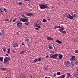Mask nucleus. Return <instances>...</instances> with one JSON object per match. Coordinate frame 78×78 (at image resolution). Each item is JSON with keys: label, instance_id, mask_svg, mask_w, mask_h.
<instances>
[{"label": "nucleus", "instance_id": "nucleus-16", "mask_svg": "<svg viewBox=\"0 0 78 78\" xmlns=\"http://www.w3.org/2000/svg\"><path fill=\"white\" fill-rule=\"evenodd\" d=\"M26 15L27 16H31L32 15H33V14L30 13H27L26 14Z\"/></svg>", "mask_w": 78, "mask_h": 78}, {"label": "nucleus", "instance_id": "nucleus-51", "mask_svg": "<svg viewBox=\"0 0 78 78\" xmlns=\"http://www.w3.org/2000/svg\"><path fill=\"white\" fill-rule=\"evenodd\" d=\"M57 28H60V26H57Z\"/></svg>", "mask_w": 78, "mask_h": 78}, {"label": "nucleus", "instance_id": "nucleus-8", "mask_svg": "<svg viewBox=\"0 0 78 78\" xmlns=\"http://www.w3.org/2000/svg\"><path fill=\"white\" fill-rule=\"evenodd\" d=\"M35 25H37V26L41 25V22L40 20H38L35 23Z\"/></svg>", "mask_w": 78, "mask_h": 78}, {"label": "nucleus", "instance_id": "nucleus-48", "mask_svg": "<svg viewBox=\"0 0 78 78\" xmlns=\"http://www.w3.org/2000/svg\"><path fill=\"white\" fill-rule=\"evenodd\" d=\"M73 17H76V15L75 14H74Z\"/></svg>", "mask_w": 78, "mask_h": 78}, {"label": "nucleus", "instance_id": "nucleus-4", "mask_svg": "<svg viewBox=\"0 0 78 78\" xmlns=\"http://www.w3.org/2000/svg\"><path fill=\"white\" fill-rule=\"evenodd\" d=\"M58 55L57 54L51 55L50 56V58H52V59H56L58 57Z\"/></svg>", "mask_w": 78, "mask_h": 78}, {"label": "nucleus", "instance_id": "nucleus-52", "mask_svg": "<svg viewBox=\"0 0 78 78\" xmlns=\"http://www.w3.org/2000/svg\"><path fill=\"white\" fill-rule=\"evenodd\" d=\"M48 57H49V56H48V55H47L46 56V58H48Z\"/></svg>", "mask_w": 78, "mask_h": 78}, {"label": "nucleus", "instance_id": "nucleus-63", "mask_svg": "<svg viewBox=\"0 0 78 78\" xmlns=\"http://www.w3.org/2000/svg\"><path fill=\"white\" fill-rule=\"evenodd\" d=\"M48 78H51L50 77H48Z\"/></svg>", "mask_w": 78, "mask_h": 78}, {"label": "nucleus", "instance_id": "nucleus-17", "mask_svg": "<svg viewBox=\"0 0 78 78\" xmlns=\"http://www.w3.org/2000/svg\"><path fill=\"white\" fill-rule=\"evenodd\" d=\"M59 55V59H62V55L61 54H58Z\"/></svg>", "mask_w": 78, "mask_h": 78}, {"label": "nucleus", "instance_id": "nucleus-2", "mask_svg": "<svg viewBox=\"0 0 78 78\" xmlns=\"http://www.w3.org/2000/svg\"><path fill=\"white\" fill-rule=\"evenodd\" d=\"M40 9H46V8H48V6H47V4H46V5L44 4L40 5Z\"/></svg>", "mask_w": 78, "mask_h": 78}, {"label": "nucleus", "instance_id": "nucleus-62", "mask_svg": "<svg viewBox=\"0 0 78 78\" xmlns=\"http://www.w3.org/2000/svg\"><path fill=\"white\" fill-rule=\"evenodd\" d=\"M77 72H78V69H77Z\"/></svg>", "mask_w": 78, "mask_h": 78}, {"label": "nucleus", "instance_id": "nucleus-22", "mask_svg": "<svg viewBox=\"0 0 78 78\" xmlns=\"http://www.w3.org/2000/svg\"><path fill=\"white\" fill-rule=\"evenodd\" d=\"M48 48H49V49H52V46L51 45V44H50L48 46Z\"/></svg>", "mask_w": 78, "mask_h": 78}, {"label": "nucleus", "instance_id": "nucleus-15", "mask_svg": "<svg viewBox=\"0 0 78 78\" xmlns=\"http://www.w3.org/2000/svg\"><path fill=\"white\" fill-rule=\"evenodd\" d=\"M56 42H58V43L59 44H62V41H59L58 40H56Z\"/></svg>", "mask_w": 78, "mask_h": 78}, {"label": "nucleus", "instance_id": "nucleus-55", "mask_svg": "<svg viewBox=\"0 0 78 78\" xmlns=\"http://www.w3.org/2000/svg\"><path fill=\"white\" fill-rule=\"evenodd\" d=\"M17 35H19V32H17Z\"/></svg>", "mask_w": 78, "mask_h": 78}, {"label": "nucleus", "instance_id": "nucleus-45", "mask_svg": "<svg viewBox=\"0 0 78 78\" xmlns=\"http://www.w3.org/2000/svg\"><path fill=\"white\" fill-rule=\"evenodd\" d=\"M44 70H47V69L46 68H44Z\"/></svg>", "mask_w": 78, "mask_h": 78}, {"label": "nucleus", "instance_id": "nucleus-42", "mask_svg": "<svg viewBox=\"0 0 78 78\" xmlns=\"http://www.w3.org/2000/svg\"><path fill=\"white\" fill-rule=\"evenodd\" d=\"M4 10L5 11V12H7V10H6V9L5 8H4Z\"/></svg>", "mask_w": 78, "mask_h": 78}, {"label": "nucleus", "instance_id": "nucleus-41", "mask_svg": "<svg viewBox=\"0 0 78 78\" xmlns=\"http://www.w3.org/2000/svg\"><path fill=\"white\" fill-rule=\"evenodd\" d=\"M1 70H6V69L5 68H2Z\"/></svg>", "mask_w": 78, "mask_h": 78}, {"label": "nucleus", "instance_id": "nucleus-39", "mask_svg": "<svg viewBox=\"0 0 78 78\" xmlns=\"http://www.w3.org/2000/svg\"><path fill=\"white\" fill-rule=\"evenodd\" d=\"M16 20V19L15 18L12 20V22H14Z\"/></svg>", "mask_w": 78, "mask_h": 78}, {"label": "nucleus", "instance_id": "nucleus-31", "mask_svg": "<svg viewBox=\"0 0 78 78\" xmlns=\"http://www.w3.org/2000/svg\"><path fill=\"white\" fill-rule=\"evenodd\" d=\"M4 20L5 21V22H8V21H9V19H6Z\"/></svg>", "mask_w": 78, "mask_h": 78}, {"label": "nucleus", "instance_id": "nucleus-26", "mask_svg": "<svg viewBox=\"0 0 78 78\" xmlns=\"http://www.w3.org/2000/svg\"><path fill=\"white\" fill-rule=\"evenodd\" d=\"M70 19H71V20H73V16H70V18H69Z\"/></svg>", "mask_w": 78, "mask_h": 78}, {"label": "nucleus", "instance_id": "nucleus-53", "mask_svg": "<svg viewBox=\"0 0 78 78\" xmlns=\"http://www.w3.org/2000/svg\"><path fill=\"white\" fill-rule=\"evenodd\" d=\"M53 76H54V77H55V76H56V74H54L53 75Z\"/></svg>", "mask_w": 78, "mask_h": 78}, {"label": "nucleus", "instance_id": "nucleus-56", "mask_svg": "<svg viewBox=\"0 0 78 78\" xmlns=\"http://www.w3.org/2000/svg\"><path fill=\"white\" fill-rule=\"evenodd\" d=\"M22 45H25V44H24V43H22Z\"/></svg>", "mask_w": 78, "mask_h": 78}, {"label": "nucleus", "instance_id": "nucleus-43", "mask_svg": "<svg viewBox=\"0 0 78 78\" xmlns=\"http://www.w3.org/2000/svg\"><path fill=\"white\" fill-rule=\"evenodd\" d=\"M75 64H76V65H78V62L76 61V62H75Z\"/></svg>", "mask_w": 78, "mask_h": 78}, {"label": "nucleus", "instance_id": "nucleus-14", "mask_svg": "<svg viewBox=\"0 0 78 78\" xmlns=\"http://www.w3.org/2000/svg\"><path fill=\"white\" fill-rule=\"evenodd\" d=\"M65 77H66V75L63 74L61 76L58 77V78H65Z\"/></svg>", "mask_w": 78, "mask_h": 78}, {"label": "nucleus", "instance_id": "nucleus-18", "mask_svg": "<svg viewBox=\"0 0 78 78\" xmlns=\"http://www.w3.org/2000/svg\"><path fill=\"white\" fill-rule=\"evenodd\" d=\"M4 32H3L2 33L0 32V36H4Z\"/></svg>", "mask_w": 78, "mask_h": 78}, {"label": "nucleus", "instance_id": "nucleus-59", "mask_svg": "<svg viewBox=\"0 0 78 78\" xmlns=\"http://www.w3.org/2000/svg\"><path fill=\"white\" fill-rule=\"evenodd\" d=\"M44 78H48V77L47 76H46L44 77Z\"/></svg>", "mask_w": 78, "mask_h": 78}, {"label": "nucleus", "instance_id": "nucleus-33", "mask_svg": "<svg viewBox=\"0 0 78 78\" xmlns=\"http://www.w3.org/2000/svg\"><path fill=\"white\" fill-rule=\"evenodd\" d=\"M36 27H37V28H40V29H41V26H36Z\"/></svg>", "mask_w": 78, "mask_h": 78}, {"label": "nucleus", "instance_id": "nucleus-35", "mask_svg": "<svg viewBox=\"0 0 78 78\" xmlns=\"http://www.w3.org/2000/svg\"><path fill=\"white\" fill-rule=\"evenodd\" d=\"M67 75H69V76H71V75H70V74L69 73H67Z\"/></svg>", "mask_w": 78, "mask_h": 78}, {"label": "nucleus", "instance_id": "nucleus-6", "mask_svg": "<svg viewBox=\"0 0 78 78\" xmlns=\"http://www.w3.org/2000/svg\"><path fill=\"white\" fill-rule=\"evenodd\" d=\"M70 62L69 61H66L64 63V64L66 67H68L70 66Z\"/></svg>", "mask_w": 78, "mask_h": 78}, {"label": "nucleus", "instance_id": "nucleus-44", "mask_svg": "<svg viewBox=\"0 0 78 78\" xmlns=\"http://www.w3.org/2000/svg\"><path fill=\"white\" fill-rule=\"evenodd\" d=\"M38 61H39V62H40V61H41V58H38Z\"/></svg>", "mask_w": 78, "mask_h": 78}, {"label": "nucleus", "instance_id": "nucleus-49", "mask_svg": "<svg viewBox=\"0 0 78 78\" xmlns=\"http://www.w3.org/2000/svg\"><path fill=\"white\" fill-rule=\"evenodd\" d=\"M12 52H13V53H16V51H14V50H12Z\"/></svg>", "mask_w": 78, "mask_h": 78}, {"label": "nucleus", "instance_id": "nucleus-25", "mask_svg": "<svg viewBox=\"0 0 78 78\" xmlns=\"http://www.w3.org/2000/svg\"><path fill=\"white\" fill-rule=\"evenodd\" d=\"M26 51L25 50H24L20 52V54H23L24 52H25Z\"/></svg>", "mask_w": 78, "mask_h": 78}, {"label": "nucleus", "instance_id": "nucleus-13", "mask_svg": "<svg viewBox=\"0 0 78 78\" xmlns=\"http://www.w3.org/2000/svg\"><path fill=\"white\" fill-rule=\"evenodd\" d=\"M47 39L49 40V41H53L54 39L53 38H51L50 37H48L47 38Z\"/></svg>", "mask_w": 78, "mask_h": 78}, {"label": "nucleus", "instance_id": "nucleus-30", "mask_svg": "<svg viewBox=\"0 0 78 78\" xmlns=\"http://www.w3.org/2000/svg\"><path fill=\"white\" fill-rule=\"evenodd\" d=\"M43 22L45 23V22H47V20H45V19H43Z\"/></svg>", "mask_w": 78, "mask_h": 78}, {"label": "nucleus", "instance_id": "nucleus-3", "mask_svg": "<svg viewBox=\"0 0 78 78\" xmlns=\"http://www.w3.org/2000/svg\"><path fill=\"white\" fill-rule=\"evenodd\" d=\"M16 23L17 24V27H18V28H21V27L23 26L22 23L19 20L16 22Z\"/></svg>", "mask_w": 78, "mask_h": 78}, {"label": "nucleus", "instance_id": "nucleus-57", "mask_svg": "<svg viewBox=\"0 0 78 78\" xmlns=\"http://www.w3.org/2000/svg\"><path fill=\"white\" fill-rule=\"evenodd\" d=\"M67 77L66 78H69V76H67Z\"/></svg>", "mask_w": 78, "mask_h": 78}, {"label": "nucleus", "instance_id": "nucleus-7", "mask_svg": "<svg viewBox=\"0 0 78 78\" xmlns=\"http://www.w3.org/2000/svg\"><path fill=\"white\" fill-rule=\"evenodd\" d=\"M70 59L72 61H75L76 60V59L75 58V56H72V58H70Z\"/></svg>", "mask_w": 78, "mask_h": 78}, {"label": "nucleus", "instance_id": "nucleus-58", "mask_svg": "<svg viewBox=\"0 0 78 78\" xmlns=\"http://www.w3.org/2000/svg\"><path fill=\"white\" fill-rule=\"evenodd\" d=\"M53 47H54L55 49V46L53 45Z\"/></svg>", "mask_w": 78, "mask_h": 78}, {"label": "nucleus", "instance_id": "nucleus-50", "mask_svg": "<svg viewBox=\"0 0 78 78\" xmlns=\"http://www.w3.org/2000/svg\"><path fill=\"white\" fill-rule=\"evenodd\" d=\"M24 0V1H26V2H29L30 0Z\"/></svg>", "mask_w": 78, "mask_h": 78}, {"label": "nucleus", "instance_id": "nucleus-19", "mask_svg": "<svg viewBox=\"0 0 78 78\" xmlns=\"http://www.w3.org/2000/svg\"><path fill=\"white\" fill-rule=\"evenodd\" d=\"M10 51H11L10 50V49H8L7 53H8V54H9V53H10Z\"/></svg>", "mask_w": 78, "mask_h": 78}, {"label": "nucleus", "instance_id": "nucleus-1", "mask_svg": "<svg viewBox=\"0 0 78 78\" xmlns=\"http://www.w3.org/2000/svg\"><path fill=\"white\" fill-rule=\"evenodd\" d=\"M20 20L21 22H25L26 23H24L25 25H29V22H28V20L27 19H23L22 18H20Z\"/></svg>", "mask_w": 78, "mask_h": 78}, {"label": "nucleus", "instance_id": "nucleus-36", "mask_svg": "<svg viewBox=\"0 0 78 78\" xmlns=\"http://www.w3.org/2000/svg\"><path fill=\"white\" fill-rule=\"evenodd\" d=\"M75 53H78V50H75Z\"/></svg>", "mask_w": 78, "mask_h": 78}, {"label": "nucleus", "instance_id": "nucleus-27", "mask_svg": "<svg viewBox=\"0 0 78 78\" xmlns=\"http://www.w3.org/2000/svg\"><path fill=\"white\" fill-rule=\"evenodd\" d=\"M64 27H62V29L60 30V33H62V31H64Z\"/></svg>", "mask_w": 78, "mask_h": 78}, {"label": "nucleus", "instance_id": "nucleus-23", "mask_svg": "<svg viewBox=\"0 0 78 78\" xmlns=\"http://www.w3.org/2000/svg\"><path fill=\"white\" fill-rule=\"evenodd\" d=\"M2 49L3 51H6V48H3Z\"/></svg>", "mask_w": 78, "mask_h": 78}, {"label": "nucleus", "instance_id": "nucleus-38", "mask_svg": "<svg viewBox=\"0 0 78 78\" xmlns=\"http://www.w3.org/2000/svg\"><path fill=\"white\" fill-rule=\"evenodd\" d=\"M47 19H48V20H50V19H50V16H48L47 17Z\"/></svg>", "mask_w": 78, "mask_h": 78}, {"label": "nucleus", "instance_id": "nucleus-61", "mask_svg": "<svg viewBox=\"0 0 78 78\" xmlns=\"http://www.w3.org/2000/svg\"><path fill=\"white\" fill-rule=\"evenodd\" d=\"M70 78H73V77H71Z\"/></svg>", "mask_w": 78, "mask_h": 78}, {"label": "nucleus", "instance_id": "nucleus-5", "mask_svg": "<svg viewBox=\"0 0 78 78\" xmlns=\"http://www.w3.org/2000/svg\"><path fill=\"white\" fill-rule=\"evenodd\" d=\"M10 59H11V57H10L9 56L5 58H4V63L5 64V62H8V61L10 60Z\"/></svg>", "mask_w": 78, "mask_h": 78}, {"label": "nucleus", "instance_id": "nucleus-29", "mask_svg": "<svg viewBox=\"0 0 78 78\" xmlns=\"http://www.w3.org/2000/svg\"><path fill=\"white\" fill-rule=\"evenodd\" d=\"M70 16H71V15H70V14H69L67 16V18L70 19Z\"/></svg>", "mask_w": 78, "mask_h": 78}, {"label": "nucleus", "instance_id": "nucleus-60", "mask_svg": "<svg viewBox=\"0 0 78 78\" xmlns=\"http://www.w3.org/2000/svg\"><path fill=\"white\" fill-rule=\"evenodd\" d=\"M28 6H30V4H28Z\"/></svg>", "mask_w": 78, "mask_h": 78}, {"label": "nucleus", "instance_id": "nucleus-28", "mask_svg": "<svg viewBox=\"0 0 78 78\" xmlns=\"http://www.w3.org/2000/svg\"><path fill=\"white\" fill-rule=\"evenodd\" d=\"M3 57H0V61H3Z\"/></svg>", "mask_w": 78, "mask_h": 78}, {"label": "nucleus", "instance_id": "nucleus-40", "mask_svg": "<svg viewBox=\"0 0 78 78\" xmlns=\"http://www.w3.org/2000/svg\"><path fill=\"white\" fill-rule=\"evenodd\" d=\"M62 33L63 34H66V31H63Z\"/></svg>", "mask_w": 78, "mask_h": 78}, {"label": "nucleus", "instance_id": "nucleus-24", "mask_svg": "<svg viewBox=\"0 0 78 78\" xmlns=\"http://www.w3.org/2000/svg\"><path fill=\"white\" fill-rule=\"evenodd\" d=\"M25 41L26 42H28L30 41V39H29L28 38H26L25 39Z\"/></svg>", "mask_w": 78, "mask_h": 78}, {"label": "nucleus", "instance_id": "nucleus-34", "mask_svg": "<svg viewBox=\"0 0 78 78\" xmlns=\"http://www.w3.org/2000/svg\"><path fill=\"white\" fill-rule=\"evenodd\" d=\"M57 74L58 75H61V73L60 72H57Z\"/></svg>", "mask_w": 78, "mask_h": 78}, {"label": "nucleus", "instance_id": "nucleus-47", "mask_svg": "<svg viewBox=\"0 0 78 78\" xmlns=\"http://www.w3.org/2000/svg\"><path fill=\"white\" fill-rule=\"evenodd\" d=\"M35 29L36 30H37V31H39V28H35Z\"/></svg>", "mask_w": 78, "mask_h": 78}, {"label": "nucleus", "instance_id": "nucleus-37", "mask_svg": "<svg viewBox=\"0 0 78 78\" xmlns=\"http://www.w3.org/2000/svg\"><path fill=\"white\" fill-rule=\"evenodd\" d=\"M19 4L20 5H22L23 4V3H22V2H19Z\"/></svg>", "mask_w": 78, "mask_h": 78}, {"label": "nucleus", "instance_id": "nucleus-54", "mask_svg": "<svg viewBox=\"0 0 78 78\" xmlns=\"http://www.w3.org/2000/svg\"><path fill=\"white\" fill-rule=\"evenodd\" d=\"M8 56V54H6L5 55V56Z\"/></svg>", "mask_w": 78, "mask_h": 78}, {"label": "nucleus", "instance_id": "nucleus-46", "mask_svg": "<svg viewBox=\"0 0 78 78\" xmlns=\"http://www.w3.org/2000/svg\"><path fill=\"white\" fill-rule=\"evenodd\" d=\"M56 28H57V26H56L55 27H54V30H55V29H56Z\"/></svg>", "mask_w": 78, "mask_h": 78}, {"label": "nucleus", "instance_id": "nucleus-12", "mask_svg": "<svg viewBox=\"0 0 78 78\" xmlns=\"http://www.w3.org/2000/svg\"><path fill=\"white\" fill-rule=\"evenodd\" d=\"M74 76L76 78H78V72H76L74 73Z\"/></svg>", "mask_w": 78, "mask_h": 78}, {"label": "nucleus", "instance_id": "nucleus-11", "mask_svg": "<svg viewBox=\"0 0 78 78\" xmlns=\"http://www.w3.org/2000/svg\"><path fill=\"white\" fill-rule=\"evenodd\" d=\"M20 77L21 78H26V75L24 74H22L20 76Z\"/></svg>", "mask_w": 78, "mask_h": 78}, {"label": "nucleus", "instance_id": "nucleus-21", "mask_svg": "<svg viewBox=\"0 0 78 78\" xmlns=\"http://www.w3.org/2000/svg\"><path fill=\"white\" fill-rule=\"evenodd\" d=\"M71 67L74 66V65L73 64V62H71Z\"/></svg>", "mask_w": 78, "mask_h": 78}, {"label": "nucleus", "instance_id": "nucleus-32", "mask_svg": "<svg viewBox=\"0 0 78 78\" xmlns=\"http://www.w3.org/2000/svg\"><path fill=\"white\" fill-rule=\"evenodd\" d=\"M37 60H38V59H35L34 60V62H36V61H37Z\"/></svg>", "mask_w": 78, "mask_h": 78}, {"label": "nucleus", "instance_id": "nucleus-20", "mask_svg": "<svg viewBox=\"0 0 78 78\" xmlns=\"http://www.w3.org/2000/svg\"><path fill=\"white\" fill-rule=\"evenodd\" d=\"M21 16H22V17H23V18H24V19H26L27 17L25 16V15L23 14H22L21 15Z\"/></svg>", "mask_w": 78, "mask_h": 78}, {"label": "nucleus", "instance_id": "nucleus-10", "mask_svg": "<svg viewBox=\"0 0 78 78\" xmlns=\"http://www.w3.org/2000/svg\"><path fill=\"white\" fill-rule=\"evenodd\" d=\"M3 12H4L3 9L2 8H0V14H3Z\"/></svg>", "mask_w": 78, "mask_h": 78}, {"label": "nucleus", "instance_id": "nucleus-9", "mask_svg": "<svg viewBox=\"0 0 78 78\" xmlns=\"http://www.w3.org/2000/svg\"><path fill=\"white\" fill-rule=\"evenodd\" d=\"M19 46V43H15L13 45V47L15 48H16V47H18Z\"/></svg>", "mask_w": 78, "mask_h": 78}]
</instances>
